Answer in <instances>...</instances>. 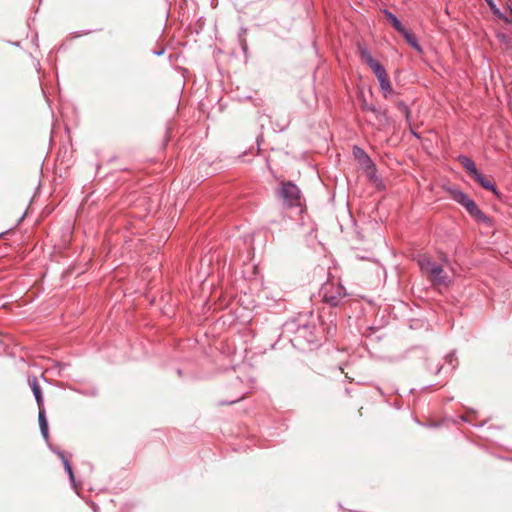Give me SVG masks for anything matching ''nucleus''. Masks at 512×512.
Masks as SVG:
<instances>
[{"mask_svg": "<svg viewBox=\"0 0 512 512\" xmlns=\"http://www.w3.org/2000/svg\"><path fill=\"white\" fill-rule=\"evenodd\" d=\"M319 322H320V325H319V329L320 331H323L322 333V339L325 338V339H329V338H332L333 336H335L336 334V331H337V326H336V323L334 322V320H330L329 323H326L324 320H323V317L320 316L319 317Z\"/></svg>", "mask_w": 512, "mask_h": 512, "instance_id": "nucleus-8", "label": "nucleus"}, {"mask_svg": "<svg viewBox=\"0 0 512 512\" xmlns=\"http://www.w3.org/2000/svg\"><path fill=\"white\" fill-rule=\"evenodd\" d=\"M361 107L364 111H369L373 113L381 123H386L388 121L387 113L385 110H380L376 106L368 104L366 102H363Z\"/></svg>", "mask_w": 512, "mask_h": 512, "instance_id": "nucleus-13", "label": "nucleus"}, {"mask_svg": "<svg viewBox=\"0 0 512 512\" xmlns=\"http://www.w3.org/2000/svg\"><path fill=\"white\" fill-rule=\"evenodd\" d=\"M353 155L360 163L362 169L369 168V167L372 168L374 162L372 161L370 156L363 149L355 146L353 149Z\"/></svg>", "mask_w": 512, "mask_h": 512, "instance_id": "nucleus-9", "label": "nucleus"}, {"mask_svg": "<svg viewBox=\"0 0 512 512\" xmlns=\"http://www.w3.org/2000/svg\"><path fill=\"white\" fill-rule=\"evenodd\" d=\"M396 106L399 109V111H401L402 114L405 116V118L408 120L410 118V114H411V111H410V108L408 107V105L403 101H398L396 103Z\"/></svg>", "mask_w": 512, "mask_h": 512, "instance_id": "nucleus-21", "label": "nucleus"}, {"mask_svg": "<svg viewBox=\"0 0 512 512\" xmlns=\"http://www.w3.org/2000/svg\"><path fill=\"white\" fill-rule=\"evenodd\" d=\"M28 384L31 387L33 395L35 397L38 408L44 406V400L42 396V391L35 376L28 378Z\"/></svg>", "mask_w": 512, "mask_h": 512, "instance_id": "nucleus-10", "label": "nucleus"}, {"mask_svg": "<svg viewBox=\"0 0 512 512\" xmlns=\"http://www.w3.org/2000/svg\"><path fill=\"white\" fill-rule=\"evenodd\" d=\"M380 90L383 92V96L387 98L392 92V86L388 79V75H383L378 78Z\"/></svg>", "mask_w": 512, "mask_h": 512, "instance_id": "nucleus-17", "label": "nucleus"}, {"mask_svg": "<svg viewBox=\"0 0 512 512\" xmlns=\"http://www.w3.org/2000/svg\"><path fill=\"white\" fill-rule=\"evenodd\" d=\"M482 188L497 194V189L492 180L482 175L479 171L472 177Z\"/></svg>", "mask_w": 512, "mask_h": 512, "instance_id": "nucleus-12", "label": "nucleus"}, {"mask_svg": "<svg viewBox=\"0 0 512 512\" xmlns=\"http://www.w3.org/2000/svg\"><path fill=\"white\" fill-rule=\"evenodd\" d=\"M419 265L421 270L429 275L434 285L448 286L450 284V277L438 263L425 258L419 262Z\"/></svg>", "mask_w": 512, "mask_h": 512, "instance_id": "nucleus-5", "label": "nucleus"}, {"mask_svg": "<svg viewBox=\"0 0 512 512\" xmlns=\"http://www.w3.org/2000/svg\"><path fill=\"white\" fill-rule=\"evenodd\" d=\"M399 33L403 36V38L411 47H413L417 51H421V46L418 43L417 37L411 31L404 28V30Z\"/></svg>", "mask_w": 512, "mask_h": 512, "instance_id": "nucleus-16", "label": "nucleus"}, {"mask_svg": "<svg viewBox=\"0 0 512 512\" xmlns=\"http://www.w3.org/2000/svg\"><path fill=\"white\" fill-rule=\"evenodd\" d=\"M457 161L466 169L471 178L479 171L475 162L466 155H459Z\"/></svg>", "mask_w": 512, "mask_h": 512, "instance_id": "nucleus-11", "label": "nucleus"}, {"mask_svg": "<svg viewBox=\"0 0 512 512\" xmlns=\"http://www.w3.org/2000/svg\"><path fill=\"white\" fill-rule=\"evenodd\" d=\"M38 422L40 426V431L45 440H48L49 438V432H48V422L45 416V408L44 406L41 408H38Z\"/></svg>", "mask_w": 512, "mask_h": 512, "instance_id": "nucleus-14", "label": "nucleus"}, {"mask_svg": "<svg viewBox=\"0 0 512 512\" xmlns=\"http://www.w3.org/2000/svg\"><path fill=\"white\" fill-rule=\"evenodd\" d=\"M241 46H242L243 52L246 54L248 47H247V43L245 42V40H241Z\"/></svg>", "mask_w": 512, "mask_h": 512, "instance_id": "nucleus-23", "label": "nucleus"}, {"mask_svg": "<svg viewBox=\"0 0 512 512\" xmlns=\"http://www.w3.org/2000/svg\"><path fill=\"white\" fill-rule=\"evenodd\" d=\"M447 358H448L449 363L451 364V363H452V361H453V356H452V355H449Z\"/></svg>", "mask_w": 512, "mask_h": 512, "instance_id": "nucleus-25", "label": "nucleus"}, {"mask_svg": "<svg viewBox=\"0 0 512 512\" xmlns=\"http://www.w3.org/2000/svg\"><path fill=\"white\" fill-rule=\"evenodd\" d=\"M496 17L505 21L506 23L512 24V7L508 6L505 12L500 11V16Z\"/></svg>", "mask_w": 512, "mask_h": 512, "instance_id": "nucleus-20", "label": "nucleus"}, {"mask_svg": "<svg viewBox=\"0 0 512 512\" xmlns=\"http://www.w3.org/2000/svg\"><path fill=\"white\" fill-rule=\"evenodd\" d=\"M58 456L60 457V459L63 462L64 469L67 472L70 481L75 483V477H74V473H73V470H72V467H71L69 459L66 457L65 453L62 452V451L58 452Z\"/></svg>", "mask_w": 512, "mask_h": 512, "instance_id": "nucleus-18", "label": "nucleus"}, {"mask_svg": "<svg viewBox=\"0 0 512 512\" xmlns=\"http://www.w3.org/2000/svg\"><path fill=\"white\" fill-rule=\"evenodd\" d=\"M363 171L365 172L367 178L369 181L371 182H376L379 180L378 176H377V168H376V165L375 163H373V166L372 168H365L363 169Z\"/></svg>", "mask_w": 512, "mask_h": 512, "instance_id": "nucleus-19", "label": "nucleus"}, {"mask_svg": "<svg viewBox=\"0 0 512 512\" xmlns=\"http://www.w3.org/2000/svg\"><path fill=\"white\" fill-rule=\"evenodd\" d=\"M285 328L294 333L291 342L296 347L305 349L307 346V348L313 349L321 344L323 331H320L314 323L297 324L295 321H289L285 323Z\"/></svg>", "mask_w": 512, "mask_h": 512, "instance_id": "nucleus-1", "label": "nucleus"}, {"mask_svg": "<svg viewBox=\"0 0 512 512\" xmlns=\"http://www.w3.org/2000/svg\"><path fill=\"white\" fill-rule=\"evenodd\" d=\"M164 52H165V50H164V49H161V50H159V51H154V54H155V55H157V56H160V55H163V54H164Z\"/></svg>", "mask_w": 512, "mask_h": 512, "instance_id": "nucleus-24", "label": "nucleus"}, {"mask_svg": "<svg viewBox=\"0 0 512 512\" xmlns=\"http://www.w3.org/2000/svg\"><path fill=\"white\" fill-rule=\"evenodd\" d=\"M452 199L463 206L466 211L473 217L477 222L488 223L489 217L484 214L474 200H472L466 193L459 189L450 190Z\"/></svg>", "mask_w": 512, "mask_h": 512, "instance_id": "nucleus-4", "label": "nucleus"}, {"mask_svg": "<svg viewBox=\"0 0 512 512\" xmlns=\"http://www.w3.org/2000/svg\"><path fill=\"white\" fill-rule=\"evenodd\" d=\"M229 390L228 392V399L219 401V405H230L237 403L244 399V397L249 393L248 386L244 383V381L236 376L234 377L231 382L229 383V386L227 388Z\"/></svg>", "mask_w": 512, "mask_h": 512, "instance_id": "nucleus-6", "label": "nucleus"}, {"mask_svg": "<svg viewBox=\"0 0 512 512\" xmlns=\"http://www.w3.org/2000/svg\"><path fill=\"white\" fill-rule=\"evenodd\" d=\"M485 2L495 16H500V9L497 7L494 0H485Z\"/></svg>", "mask_w": 512, "mask_h": 512, "instance_id": "nucleus-22", "label": "nucleus"}, {"mask_svg": "<svg viewBox=\"0 0 512 512\" xmlns=\"http://www.w3.org/2000/svg\"><path fill=\"white\" fill-rule=\"evenodd\" d=\"M276 198L286 209L302 208L303 195L300 188L290 180H282L275 190Z\"/></svg>", "mask_w": 512, "mask_h": 512, "instance_id": "nucleus-2", "label": "nucleus"}, {"mask_svg": "<svg viewBox=\"0 0 512 512\" xmlns=\"http://www.w3.org/2000/svg\"><path fill=\"white\" fill-rule=\"evenodd\" d=\"M382 13L397 32H402L404 30L405 27L395 14L388 9H383Z\"/></svg>", "mask_w": 512, "mask_h": 512, "instance_id": "nucleus-15", "label": "nucleus"}, {"mask_svg": "<svg viewBox=\"0 0 512 512\" xmlns=\"http://www.w3.org/2000/svg\"><path fill=\"white\" fill-rule=\"evenodd\" d=\"M358 49L361 59L371 68L377 79L387 74L385 67L372 57L365 46L359 45Z\"/></svg>", "mask_w": 512, "mask_h": 512, "instance_id": "nucleus-7", "label": "nucleus"}, {"mask_svg": "<svg viewBox=\"0 0 512 512\" xmlns=\"http://www.w3.org/2000/svg\"><path fill=\"white\" fill-rule=\"evenodd\" d=\"M321 301L330 307H340L347 301L349 294L340 281L328 280L319 289Z\"/></svg>", "mask_w": 512, "mask_h": 512, "instance_id": "nucleus-3", "label": "nucleus"}, {"mask_svg": "<svg viewBox=\"0 0 512 512\" xmlns=\"http://www.w3.org/2000/svg\"><path fill=\"white\" fill-rule=\"evenodd\" d=\"M441 369H442V366L437 367L436 371H435V374H438L441 371Z\"/></svg>", "mask_w": 512, "mask_h": 512, "instance_id": "nucleus-26", "label": "nucleus"}]
</instances>
